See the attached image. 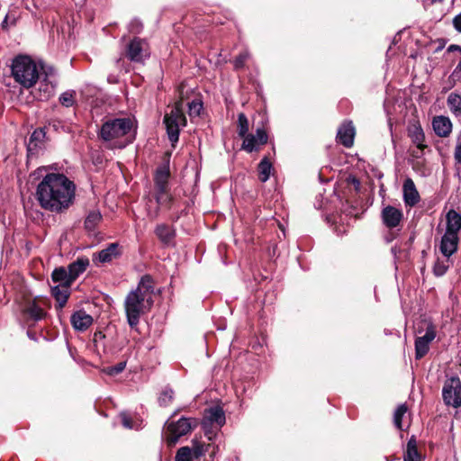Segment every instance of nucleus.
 Segmentation results:
<instances>
[{"instance_id": "obj_36", "label": "nucleus", "mask_w": 461, "mask_h": 461, "mask_svg": "<svg viewBox=\"0 0 461 461\" xmlns=\"http://www.w3.org/2000/svg\"><path fill=\"white\" fill-rule=\"evenodd\" d=\"M59 102L66 107H71L75 103V92L67 91L59 96Z\"/></svg>"}, {"instance_id": "obj_43", "label": "nucleus", "mask_w": 461, "mask_h": 461, "mask_svg": "<svg viewBox=\"0 0 461 461\" xmlns=\"http://www.w3.org/2000/svg\"><path fill=\"white\" fill-rule=\"evenodd\" d=\"M454 158L456 163L461 165V140H457L455 148Z\"/></svg>"}, {"instance_id": "obj_16", "label": "nucleus", "mask_w": 461, "mask_h": 461, "mask_svg": "<svg viewBox=\"0 0 461 461\" xmlns=\"http://www.w3.org/2000/svg\"><path fill=\"white\" fill-rule=\"evenodd\" d=\"M71 323L77 330H86L93 323V318L85 311H77L71 316Z\"/></svg>"}, {"instance_id": "obj_3", "label": "nucleus", "mask_w": 461, "mask_h": 461, "mask_svg": "<svg viewBox=\"0 0 461 461\" xmlns=\"http://www.w3.org/2000/svg\"><path fill=\"white\" fill-rule=\"evenodd\" d=\"M134 122L131 118H113L105 121L99 131L100 138L112 149H122L134 140Z\"/></svg>"}, {"instance_id": "obj_44", "label": "nucleus", "mask_w": 461, "mask_h": 461, "mask_svg": "<svg viewBox=\"0 0 461 461\" xmlns=\"http://www.w3.org/2000/svg\"><path fill=\"white\" fill-rule=\"evenodd\" d=\"M130 30L131 32H134V33H139L142 25L141 23L139 22V21H132L130 24Z\"/></svg>"}, {"instance_id": "obj_40", "label": "nucleus", "mask_w": 461, "mask_h": 461, "mask_svg": "<svg viewBox=\"0 0 461 461\" xmlns=\"http://www.w3.org/2000/svg\"><path fill=\"white\" fill-rule=\"evenodd\" d=\"M203 108V104L200 101H192L189 104V114L190 116H198Z\"/></svg>"}, {"instance_id": "obj_1", "label": "nucleus", "mask_w": 461, "mask_h": 461, "mask_svg": "<svg viewBox=\"0 0 461 461\" xmlns=\"http://www.w3.org/2000/svg\"><path fill=\"white\" fill-rule=\"evenodd\" d=\"M76 185L65 175L47 174L38 184L35 193L41 207L51 212L61 213L74 203Z\"/></svg>"}, {"instance_id": "obj_20", "label": "nucleus", "mask_w": 461, "mask_h": 461, "mask_svg": "<svg viewBox=\"0 0 461 461\" xmlns=\"http://www.w3.org/2000/svg\"><path fill=\"white\" fill-rule=\"evenodd\" d=\"M447 221V233L458 235L461 230V214L455 210H450L446 215Z\"/></svg>"}, {"instance_id": "obj_8", "label": "nucleus", "mask_w": 461, "mask_h": 461, "mask_svg": "<svg viewBox=\"0 0 461 461\" xmlns=\"http://www.w3.org/2000/svg\"><path fill=\"white\" fill-rule=\"evenodd\" d=\"M197 422L195 420L180 418L177 421L167 422V441L170 445H175L178 438L189 433L195 428Z\"/></svg>"}, {"instance_id": "obj_13", "label": "nucleus", "mask_w": 461, "mask_h": 461, "mask_svg": "<svg viewBox=\"0 0 461 461\" xmlns=\"http://www.w3.org/2000/svg\"><path fill=\"white\" fill-rule=\"evenodd\" d=\"M381 218L383 223L387 228L393 229L401 223L403 218V213L401 209L392 205H387L383 208L381 212Z\"/></svg>"}, {"instance_id": "obj_14", "label": "nucleus", "mask_w": 461, "mask_h": 461, "mask_svg": "<svg viewBox=\"0 0 461 461\" xmlns=\"http://www.w3.org/2000/svg\"><path fill=\"white\" fill-rule=\"evenodd\" d=\"M408 135L412 143L415 144L418 149V151L413 152V156L418 158L422 154L424 149L427 147L424 144V132L420 125L412 124L408 128Z\"/></svg>"}, {"instance_id": "obj_38", "label": "nucleus", "mask_w": 461, "mask_h": 461, "mask_svg": "<svg viewBox=\"0 0 461 461\" xmlns=\"http://www.w3.org/2000/svg\"><path fill=\"white\" fill-rule=\"evenodd\" d=\"M126 366L125 362H120L113 366L104 367L102 371L108 375H116L122 372Z\"/></svg>"}, {"instance_id": "obj_23", "label": "nucleus", "mask_w": 461, "mask_h": 461, "mask_svg": "<svg viewBox=\"0 0 461 461\" xmlns=\"http://www.w3.org/2000/svg\"><path fill=\"white\" fill-rule=\"evenodd\" d=\"M69 287L70 285H57L51 288L52 295L58 302L59 308L64 307L68 299Z\"/></svg>"}, {"instance_id": "obj_18", "label": "nucleus", "mask_w": 461, "mask_h": 461, "mask_svg": "<svg viewBox=\"0 0 461 461\" xmlns=\"http://www.w3.org/2000/svg\"><path fill=\"white\" fill-rule=\"evenodd\" d=\"M403 200L410 206L415 205L420 201L419 193L411 178L406 179L403 183Z\"/></svg>"}, {"instance_id": "obj_24", "label": "nucleus", "mask_w": 461, "mask_h": 461, "mask_svg": "<svg viewBox=\"0 0 461 461\" xmlns=\"http://www.w3.org/2000/svg\"><path fill=\"white\" fill-rule=\"evenodd\" d=\"M158 240L164 244H170L175 237V230L167 224H158L155 229Z\"/></svg>"}, {"instance_id": "obj_12", "label": "nucleus", "mask_w": 461, "mask_h": 461, "mask_svg": "<svg viewBox=\"0 0 461 461\" xmlns=\"http://www.w3.org/2000/svg\"><path fill=\"white\" fill-rule=\"evenodd\" d=\"M267 134L263 129H258L256 134H247L243 137L242 149L250 153L258 150L260 146L267 142Z\"/></svg>"}, {"instance_id": "obj_35", "label": "nucleus", "mask_w": 461, "mask_h": 461, "mask_svg": "<svg viewBox=\"0 0 461 461\" xmlns=\"http://www.w3.org/2000/svg\"><path fill=\"white\" fill-rule=\"evenodd\" d=\"M39 91L41 92L39 95L40 99H49L54 92V86L49 83H41Z\"/></svg>"}, {"instance_id": "obj_26", "label": "nucleus", "mask_w": 461, "mask_h": 461, "mask_svg": "<svg viewBox=\"0 0 461 461\" xmlns=\"http://www.w3.org/2000/svg\"><path fill=\"white\" fill-rule=\"evenodd\" d=\"M447 104L450 112L461 121V95L457 93H450L447 99Z\"/></svg>"}, {"instance_id": "obj_2", "label": "nucleus", "mask_w": 461, "mask_h": 461, "mask_svg": "<svg viewBox=\"0 0 461 461\" xmlns=\"http://www.w3.org/2000/svg\"><path fill=\"white\" fill-rule=\"evenodd\" d=\"M154 293L153 280L149 276L141 277L137 288L127 295L124 306L127 320L131 327L139 323L140 315L145 309L152 305V294Z\"/></svg>"}, {"instance_id": "obj_9", "label": "nucleus", "mask_w": 461, "mask_h": 461, "mask_svg": "<svg viewBox=\"0 0 461 461\" xmlns=\"http://www.w3.org/2000/svg\"><path fill=\"white\" fill-rule=\"evenodd\" d=\"M225 423V414L223 410L219 406L206 409L203 414L202 425L204 429L205 436L209 440L214 437V433L210 428L216 427L220 429Z\"/></svg>"}, {"instance_id": "obj_4", "label": "nucleus", "mask_w": 461, "mask_h": 461, "mask_svg": "<svg viewBox=\"0 0 461 461\" xmlns=\"http://www.w3.org/2000/svg\"><path fill=\"white\" fill-rule=\"evenodd\" d=\"M169 176V167L167 165L158 167L155 172L153 198L156 205H153L152 199H149L147 203L148 214L151 219L158 215L160 208H171L174 198L168 189Z\"/></svg>"}, {"instance_id": "obj_22", "label": "nucleus", "mask_w": 461, "mask_h": 461, "mask_svg": "<svg viewBox=\"0 0 461 461\" xmlns=\"http://www.w3.org/2000/svg\"><path fill=\"white\" fill-rule=\"evenodd\" d=\"M118 255V244L111 243L107 248L102 249L97 254H95L94 260H98L100 263H108L115 258Z\"/></svg>"}, {"instance_id": "obj_41", "label": "nucleus", "mask_w": 461, "mask_h": 461, "mask_svg": "<svg viewBox=\"0 0 461 461\" xmlns=\"http://www.w3.org/2000/svg\"><path fill=\"white\" fill-rule=\"evenodd\" d=\"M249 59V53L248 52H243L241 54H240L234 60V66L236 68H241L246 60Z\"/></svg>"}, {"instance_id": "obj_34", "label": "nucleus", "mask_w": 461, "mask_h": 461, "mask_svg": "<svg viewBox=\"0 0 461 461\" xmlns=\"http://www.w3.org/2000/svg\"><path fill=\"white\" fill-rule=\"evenodd\" d=\"M192 449L189 447H180L176 455V461H193Z\"/></svg>"}, {"instance_id": "obj_46", "label": "nucleus", "mask_w": 461, "mask_h": 461, "mask_svg": "<svg viewBox=\"0 0 461 461\" xmlns=\"http://www.w3.org/2000/svg\"><path fill=\"white\" fill-rule=\"evenodd\" d=\"M454 50H460L461 51V47H459L457 45H450L447 48V51H454Z\"/></svg>"}, {"instance_id": "obj_30", "label": "nucleus", "mask_w": 461, "mask_h": 461, "mask_svg": "<svg viewBox=\"0 0 461 461\" xmlns=\"http://www.w3.org/2000/svg\"><path fill=\"white\" fill-rule=\"evenodd\" d=\"M101 220L102 214L99 211H91L85 221V226L87 230H92L96 227V225L101 221Z\"/></svg>"}, {"instance_id": "obj_7", "label": "nucleus", "mask_w": 461, "mask_h": 461, "mask_svg": "<svg viewBox=\"0 0 461 461\" xmlns=\"http://www.w3.org/2000/svg\"><path fill=\"white\" fill-rule=\"evenodd\" d=\"M436 338V328L427 321H421V327L417 330L415 339V357L417 359L423 357L429 349V344Z\"/></svg>"}, {"instance_id": "obj_11", "label": "nucleus", "mask_w": 461, "mask_h": 461, "mask_svg": "<svg viewBox=\"0 0 461 461\" xmlns=\"http://www.w3.org/2000/svg\"><path fill=\"white\" fill-rule=\"evenodd\" d=\"M127 57L134 62H143L149 57L148 43L139 38H134L128 45Z\"/></svg>"}, {"instance_id": "obj_47", "label": "nucleus", "mask_w": 461, "mask_h": 461, "mask_svg": "<svg viewBox=\"0 0 461 461\" xmlns=\"http://www.w3.org/2000/svg\"><path fill=\"white\" fill-rule=\"evenodd\" d=\"M432 3H442L443 0H431Z\"/></svg>"}, {"instance_id": "obj_45", "label": "nucleus", "mask_w": 461, "mask_h": 461, "mask_svg": "<svg viewBox=\"0 0 461 461\" xmlns=\"http://www.w3.org/2000/svg\"><path fill=\"white\" fill-rule=\"evenodd\" d=\"M453 26L458 32H461V13L453 18Z\"/></svg>"}, {"instance_id": "obj_15", "label": "nucleus", "mask_w": 461, "mask_h": 461, "mask_svg": "<svg viewBox=\"0 0 461 461\" xmlns=\"http://www.w3.org/2000/svg\"><path fill=\"white\" fill-rule=\"evenodd\" d=\"M458 243V235L445 232L441 238L439 246L440 252L445 257L449 258L457 250Z\"/></svg>"}, {"instance_id": "obj_25", "label": "nucleus", "mask_w": 461, "mask_h": 461, "mask_svg": "<svg viewBox=\"0 0 461 461\" xmlns=\"http://www.w3.org/2000/svg\"><path fill=\"white\" fill-rule=\"evenodd\" d=\"M23 312L29 319L34 321L42 320L46 314L44 310L35 301L28 303Z\"/></svg>"}, {"instance_id": "obj_10", "label": "nucleus", "mask_w": 461, "mask_h": 461, "mask_svg": "<svg viewBox=\"0 0 461 461\" xmlns=\"http://www.w3.org/2000/svg\"><path fill=\"white\" fill-rule=\"evenodd\" d=\"M444 402L448 406L458 408L461 406V382L458 377L447 379L442 389Z\"/></svg>"}, {"instance_id": "obj_21", "label": "nucleus", "mask_w": 461, "mask_h": 461, "mask_svg": "<svg viewBox=\"0 0 461 461\" xmlns=\"http://www.w3.org/2000/svg\"><path fill=\"white\" fill-rule=\"evenodd\" d=\"M89 266V259L87 258H79L68 267V276L70 280L74 282L80 274L86 271Z\"/></svg>"}, {"instance_id": "obj_42", "label": "nucleus", "mask_w": 461, "mask_h": 461, "mask_svg": "<svg viewBox=\"0 0 461 461\" xmlns=\"http://www.w3.org/2000/svg\"><path fill=\"white\" fill-rule=\"evenodd\" d=\"M122 423L126 429H134L135 426L131 422V419L126 413H121Z\"/></svg>"}, {"instance_id": "obj_33", "label": "nucleus", "mask_w": 461, "mask_h": 461, "mask_svg": "<svg viewBox=\"0 0 461 461\" xmlns=\"http://www.w3.org/2000/svg\"><path fill=\"white\" fill-rule=\"evenodd\" d=\"M407 412V406L401 404L397 407L393 415V422L397 429H402V419Z\"/></svg>"}, {"instance_id": "obj_28", "label": "nucleus", "mask_w": 461, "mask_h": 461, "mask_svg": "<svg viewBox=\"0 0 461 461\" xmlns=\"http://www.w3.org/2000/svg\"><path fill=\"white\" fill-rule=\"evenodd\" d=\"M69 278L68 272L64 267L56 268L51 275L53 283L58 285H71L73 282Z\"/></svg>"}, {"instance_id": "obj_19", "label": "nucleus", "mask_w": 461, "mask_h": 461, "mask_svg": "<svg viewBox=\"0 0 461 461\" xmlns=\"http://www.w3.org/2000/svg\"><path fill=\"white\" fill-rule=\"evenodd\" d=\"M432 126L438 136L447 137L452 131V122L446 116H437L433 119Z\"/></svg>"}, {"instance_id": "obj_27", "label": "nucleus", "mask_w": 461, "mask_h": 461, "mask_svg": "<svg viewBox=\"0 0 461 461\" xmlns=\"http://www.w3.org/2000/svg\"><path fill=\"white\" fill-rule=\"evenodd\" d=\"M404 461H421V456L417 449V443L412 437L407 443L406 452L403 456Z\"/></svg>"}, {"instance_id": "obj_32", "label": "nucleus", "mask_w": 461, "mask_h": 461, "mask_svg": "<svg viewBox=\"0 0 461 461\" xmlns=\"http://www.w3.org/2000/svg\"><path fill=\"white\" fill-rule=\"evenodd\" d=\"M249 125L248 118L244 113H240L238 116V134L243 138L249 134Z\"/></svg>"}, {"instance_id": "obj_29", "label": "nucleus", "mask_w": 461, "mask_h": 461, "mask_svg": "<svg viewBox=\"0 0 461 461\" xmlns=\"http://www.w3.org/2000/svg\"><path fill=\"white\" fill-rule=\"evenodd\" d=\"M272 168L269 159L267 157L263 158L258 165V177L261 182H267L269 179Z\"/></svg>"}, {"instance_id": "obj_5", "label": "nucleus", "mask_w": 461, "mask_h": 461, "mask_svg": "<svg viewBox=\"0 0 461 461\" xmlns=\"http://www.w3.org/2000/svg\"><path fill=\"white\" fill-rule=\"evenodd\" d=\"M11 72L14 81L27 89L37 83L40 76L37 64L29 56L16 57L12 62Z\"/></svg>"}, {"instance_id": "obj_17", "label": "nucleus", "mask_w": 461, "mask_h": 461, "mask_svg": "<svg viewBox=\"0 0 461 461\" xmlns=\"http://www.w3.org/2000/svg\"><path fill=\"white\" fill-rule=\"evenodd\" d=\"M355 136V128L352 122H347L339 129L337 138L345 147L349 148L353 145Z\"/></svg>"}, {"instance_id": "obj_31", "label": "nucleus", "mask_w": 461, "mask_h": 461, "mask_svg": "<svg viewBox=\"0 0 461 461\" xmlns=\"http://www.w3.org/2000/svg\"><path fill=\"white\" fill-rule=\"evenodd\" d=\"M192 453L193 456L198 458L203 456L207 451L210 445H205L204 443L200 442L197 439L192 440Z\"/></svg>"}, {"instance_id": "obj_37", "label": "nucleus", "mask_w": 461, "mask_h": 461, "mask_svg": "<svg viewBox=\"0 0 461 461\" xmlns=\"http://www.w3.org/2000/svg\"><path fill=\"white\" fill-rule=\"evenodd\" d=\"M173 396H174V392L172 391V389L166 388L165 390L162 391V393L158 398L159 404L161 406L168 405L172 402Z\"/></svg>"}, {"instance_id": "obj_39", "label": "nucleus", "mask_w": 461, "mask_h": 461, "mask_svg": "<svg viewBox=\"0 0 461 461\" xmlns=\"http://www.w3.org/2000/svg\"><path fill=\"white\" fill-rule=\"evenodd\" d=\"M448 268V264L444 261L438 260L433 267V272L437 276H443Z\"/></svg>"}, {"instance_id": "obj_6", "label": "nucleus", "mask_w": 461, "mask_h": 461, "mask_svg": "<svg viewBox=\"0 0 461 461\" xmlns=\"http://www.w3.org/2000/svg\"><path fill=\"white\" fill-rule=\"evenodd\" d=\"M164 123L170 141L173 144L177 142L180 129L186 124L181 101L177 102L171 109L170 113L165 115Z\"/></svg>"}]
</instances>
